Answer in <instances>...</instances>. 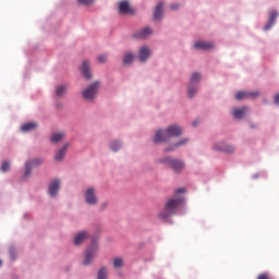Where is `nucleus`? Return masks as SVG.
<instances>
[{
  "label": "nucleus",
  "mask_w": 279,
  "mask_h": 279,
  "mask_svg": "<svg viewBox=\"0 0 279 279\" xmlns=\"http://www.w3.org/2000/svg\"><path fill=\"white\" fill-rule=\"evenodd\" d=\"M184 193V189H178L174 195L166 202L165 206L158 214V217L161 219V221H169V219L175 215L180 206L184 204V196L181 195Z\"/></svg>",
  "instance_id": "obj_1"
},
{
  "label": "nucleus",
  "mask_w": 279,
  "mask_h": 279,
  "mask_svg": "<svg viewBox=\"0 0 279 279\" xmlns=\"http://www.w3.org/2000/svg\"><path fill=\"white\" fill-rule=\"evenodd\" d=\"M182 128L178 125H171L167 129V132L159 130L156 132L153 141L154 143H165L169 141L170 136H181Z\"/></svg>",
  "instance_id": "obj_2"
},
{
  "label": "nucleus",
  "mask_w": 279,
  "mask_h": 279,
  "mask_svg": "<svg viewBox=\"0 0 279 279\" xmlns=\"http://www.w3.org/2000/svg\"><path fill=\"white\" fill-rule=\"evenodd\" d=\"M160 162L163 165H168L174 173H182V170L184 169V163L180 159H173V158H162L160 159Z\"/></svg>",
  "instance_id": "obj_3"
},
{
  "label": "nucleus",
  "mask_w": 279,
  "mask_h": 279,
  "mask_svg": "<svg viewBox=\"0 0 279 279\" xmlns=\"http://www.w3.org/2000/svg\"><path fill=\"white\" fill-rule=\"evenodd\" d=\"M100 83L94 82L92 85H89L87 88H85L82 93L84 99L87 101H93L95 97H97V92L99 90Z\"/></svg>",
  "instance_id": "obj_4"
},
{
  "label": "nucleus",
  "mask_w": 279,
  "mask_h": 279,
  "mask_svg": "<svg viewBox=\"0 0 279 279\" xmlns=\"http://www.w3.org/2000/svg\"><path fill=\"white\" fill-rule=\"evenodd\" d=\"M202 80L199 73L195 72L192 74L190 78V85L187 87V96L190 98L195 97V93H197V83Z\"/></svg>",
  "instance_id": "obj_5"
},
{
  "label": "nucleus",
  "mask_w": 279,
  "mask_h": 279,
  "mask_svg": "<svg viewBox=\"0 0 279 279\" xmlns=\"http://www.w3.org/2000/svg\"><path fill=\"white\" fill-rule=\"evenodd\" d=\"M96 254H97V243H93L85 251V258L83 260V265H90V263L95 260Z\"/></svg>",
  "instance_id": "obj_6"
},
{
  "label": "nucleus",
  "mask_w": 279,
  "mask_h": 279,
  "mask_svg": "<svg viewBox=\"0 0 279 279\" xmlns=\"http://www.w3.org/2000/svg\"><path fill=\"white\" fill-rule=\"evenodd\" d=\"M85 202L89 206H95L97 204V195L95 194V189L89 187L85 192Z\"/></svg>",
  "instance_id": "obj_7"
},
{
  "label": "nucleus",
  "mask_w": 279,
  "mask_h": 279,
  "mask_svg": "<svg viewBox=\"0 0 279 279\" xmlns=\"http://www.w3.org/2000/svg\"><path fill=\"white\" fill-rule=\"evenodd\" d=\"M260 93L258 92H238L235 95V99L241 101V99H256Z\"/></svg>",
  "instance_id": "obj_8"
},
{
  "label": "nucleus",
  "mask_w": 279,
  "mask_h": 279,
  "mask_svg": "<svg viewBox=\"0 0 279 279\" xmlns=\"http://www.w3.org/2000/svg\"><path fill=\"white\" fill-rule=\"evenodd\" d=\"M69 147H70V144L65 143L61 148H59L56 151L54 160H57L58 162H62V160H64V156H66V151Z\"/></svg>",
  "instance_id": "obj_9"
},
{
  "label": "nucleus",
  "mask_w": 279,
  "mask_h": 279,
  "mask_svg": "<svg viewBox=\"0 0 279 279\" xmlns=\"http://www.w3.org/2000/svg\"><path fill=\"white\" fill-rule=\"evenodd\" d=\"M119 12L120 14H134V9L130 7L128 0H124L119 3Z\"/></svg>",
  "instance_id": "obj_10"
},
{
  "label": "nucleus",
  "mask_w": 279,
  "mask_h": 279,
  "mask_svg": "<svg viewBox=\"0 0 279 279\" xmlns=\"http://www.w3.org/2000/svg\"><path fill=\"white\" fill-rule=\"evenodd\" d=\"M82 74L85 80H90V77H93V73H90V62L88 60L82 62Z\"/></svg>",
  "instance_id": "obj_11"
},
{
  "label": "nucleus",
  "mask_w": 279,
  "mask_h": 279,
  "mask_svg": "<svg viewBox=\"0 0 279 279\" xmlns=\"http://www.w3.org/2000/svg\"><path fill=\"white\" fill-rule=\"evenodd\" d=\"M58 191H60V181L54 180L50 183L49 189H48V193H49L50 197H56V195H58Z\"/></svg>",
  "instance_id": "obj_12"
},
{
  "label": "nucleus",
  "mask_w": 279,
  "mask_h": 279,
  "mask_svg": "<svg viewBox=\"0 0 279 279\" xmlns=\"http://www.w3.org/2000/svg\"><path fill=\"white\" fill-rule=\"evenodd\" d=\"M214 149H216V151H225V154H232V151H234V146L225 145V144H216V145H214Z\"/></svg>",
  "instance_id": "obj_13"
},
{
  "label": "nucleus",
  "mask_w": 279,
  "mask_h": 279,
  "mask_svg": "<svg viewBox=\"0 0 279 279\" xmlns=\"http://www.w3.org/2000/svg\"><path fill=\"white\" fill-rule=\"evenodd\" d=\"M194 47L195 49H201V51H210L214 45L213 43H208V41H197L194 44Z\"/></svg>",
  "instance_id": "obj_14"
},
{
  "label": "nucleus",
  "mask_w": 279,
  "mask_h": 279,
  "mask_svg": "<svg viewBox=\"0 0 279 279\" xmlns=\"http://www.w3.org/2000/svg\"><path fill=\"white\" fill-rule=\"evenodd\" d=\"M149 56H151V50H149L148 47L143 46L140 49V54H138L140 61L147 62V59L149 58Z\"/></svg>",
  "instance_id": "obj_15"
},
{
  "label": "nucleus",
  "mask_w": 279,
  "mask_h": 279,
  "mask_svg": "<svg viewBox=\"0 0 279 279\" xmlns=\"http://www.w3.org/2000/svg\"><path fill=\"white\" fill-rule=\"evenodd\" d=\"M277 19H278V12H276V11L270 12L269 21L264 26L265 32H267L268 29H271V27H274Z\"/></svg>",
  "instance_id": "obj_16"
},
{
  "label": "nucleus",
  "mask_w": 279,
  "mask_h": 279,
  "mask_svg": "<svg viewBox=\"0 0 279 279\" xmlns=\"http://www.w3.org/2000/svg\"><path fill=\"white\" fill-rule=\"evenodd\" d=\"M66 134H64V132H56L52 133V135L50 136V141L51 143L58 144L62 141H64Z\"/></svg>",
  "instance_id": "obj_17"
},
{
  "label": "nucleus",
  "mask_w": 279,
  "mask_h": 279,
  "mask_svg": "<svg viewBox=\"0 0 279 279\" xmlns=\"http://www.w3.org/2000/svg\"><path fill=\"white\" fill-rule=\"evenodd\" d=\"M40 162H43L40 159L27 161L25 165V175H29V173H32V167H36V165H40Z\"/></svg>",
  "instance_id": "obj_18"
},
{
  "label": "nucleus",
  "mask_w": 279,
  "mask_h": 279,
  "mask_svg": "<svg viewBox=\"0 0 279 279\" xmlns=\"http://www.w3.org/2000/svg\"><path fill=\"white\" fill-rule=\"evenodd\" d=\"M87 238H88V233H86V231H82L76 234L74 239V244L82 245V243H84V241H86Z\"/></svg>",
  "instance_id": "obj_19"
},
{
  "label": "nucleus",
  "mask_w": 279,
  "mask_h": 279,
  "mask_svg": "<svg viewBox=\"0 0 279 279\" xmlns=\"http://www.w3.org/2000/svg\"><path fill=\"white\" fill-rule=\"evenodd\" d=\"M247 113V107H242L240 109H233L232 114L234 119H243Z\"/></svg>",
  "instance_id": "obj_20"
},
{
  "label": "nucleus",
  "mask_w": 279,
  "mask_h": 279,
  "mask_svg": "<svg viewBox=\"0 0 279 279\" xmlns=\"http://www.w3.org/2000/svg\"><path fill=\"white\" fill-rule=\"evenodd\" d=\"M162 8H163L162 2H159L156 7L155 12H154V20L155 21H160V19H162Z\"/></svg>",
  "instance_id": "obj_21"
},
{
  "label": "nucleus",
  "mask_w": 279,
  "mask_h": 279,
  "mask_svg": "<svg viewBox=\"0 0 279 279\" xmlns=\"http://www.w3.org/2000/svg\"><path fill=\"white\" fill-rule=\"evenodd\" d=\"M154 32L149 27L143 28L140 33H137L135 36L137 38H147L148 36H151Z\"/></svg>",
  "instance_id": "obj_22"
},
{
  "label": "nucleus",
  "mask_w": 279,
  "mask_h": 279,
  "mask_svg": "<svg viewBox=\"0 0 279 279\" xmlns=\"http://www.w3.org/2000/svg\"><path fill=\"white\" fill-rule=\"evenodd\" d=\"M66 90H69V85H59L56 88V95L57 97H64L66 94Z\"/></svg>",
  "instance_id": "obj_23"
},
{
  "label": "nucleus",
  "mask_w": 279,
  "mask_h": 279,
  "mask_svg": "<svg viewBox=\"0 0 279 279\" xmlns=\"http://www.w3.org/2000/svg\"><path fill=\"white\" fill-rule=\"evenodd\" d=\"M36 128H38V124H36L35 122H28L22 125V132H32L36 130Z\"/></svg>",
  "instance_id": "obj_24"
},
{
  "label": "nucleus",
  "mask_w": 279,
  "mask_h": 279,
  "mask_svg": "<svg viewBox=\"0 0 279 279\" xmlns=\"http://www.w3.org/2000/svg\"><path fill=\"white\" fill-rule=\"evenodd\" d=\"M187 143H189V138L181 140L177 144H174L172 147L166 148L165 151H173V149H175V147H182L183 145H186Z\"/></svg>",
  "instance_id": "obj_25"
},
{
  "label": "nucleus",
  "mask_w": 279,
  "mask_h": 279,
  "mask_svg": "<svg viewBox=\"0 0 279 279\" xmlns=\"http://www.w3.org/2000/svg\"><path fill=\"white\" fill-rule=\"evenodd\" d=\"M123 62H124V64H132V62H134V53L126 52L124 54Z\"/></svg>",
  "instance_id": "obj_26"
},
{
  "label": "nucleus",
  "mask_w": 279,
  "mask_h": 279,
  "mask_svg": "<svg viewBox=\"0 0 279 279\" xmlns=\"http://www.w3.org/2000/svg\"><path fill=\"white\" fill-rule=\"evenodd\" d=\"M123 265H124L123 257H116L113 259L114 269H121V267H123Z\"/></svg>",
  "instance_id": "obj_27"
},
{
  "label": "nucleus",
  "mask_w": 279,
  "mask_h": 279,
  "mask_svg": "<svg viewBox=\"0 0 279 279\" xmlns=\"http://www.w3.org/2000/svg\"><path fill=\"white\" fill-rule=\"evenodd\" d=\"M98 279H108V270L105 267L99 269Z\"/></svg>",
  "instance_id": "obj_28"
},
{
  "label": "nucleus",
  "mask_w": 279,
  "mask_h": 279,
  "mask_svg": "<svg viewBox=\"0 0 279 279\" xmlns=\"http://www.w3.org/2000/svg\"><path fill=\"white\" fill-rule=\"evenodd\" d=\"M110 147L112 151H119L121 149V144L118 141L111 142Z\"/></svg>",
  "instance_id": "obj_29"
},
{
  "label": "nucleus",
  "mask_w": 279,
  "mask_h": 279,
  "mask_svg": "<svg viewBox=\"0 0 279 279\" xmlns=\"http://www.w3.org/2000/svg\"><path fill=\"white\" fill-rule=\"evenodd\" d=\"M97 60L100 64H104V63L108 62V56L107 54H100V56H98Z\"/></svg>",
  "instance_id": "obj_30"
},
{
  "label": "nucleus",
  "mask_w": 279,
  "mask_h": 279,
  "mask_svg": "<svg viewBox=\"0 0 279 279\" xmlns=\"http://www.w3.org/2000/svg\"><path fill=\"white\" fill-rule=\"evenodd\" d=\"M78 3L81 5H93V3H95V0H78Z\"/></svg>",
  "instance_id": "obj_31"
},
{
  "label": "nucleus",
  "mask_w": 279,
  "mask_h": 279,
  "mask_svg": "<svg viewBox=\"0 0 279 279\" xmlns=\"http://www.w3.org/2000/svg\"><path fill=\"white\" fill-rule=\"evenodd\" d=\"M10 170V162L4 161L1 166V171L5 172Z\"/></svg>",
  "instance_id": "obj_32"
},
{
  "label": "nucleus",
  "mask_w": 279,
  "mask_h": 279,
  "mask_svg": "<svg viewBox=\"0 0 279 279\" xmlns=\"http://www.w3.org/2000/svg\"><path fill=\"white\" fill-rule=\"evenodd\" d=\"M9 254H10L11 258H13V259L16 258V250L10 248V250H9Z\"/></svg>",
  "instance_id": "obj_33"
},
{
  "label": "nucleus",
  "mask_w": 279,
  "mask_h": 279,
  "mask_svg": "<svg viewBox=\"0 0 279 279\" xmlns=\"http://www.w3.org/2000/svg\"><path fill=\"white\" fill-rule=\"evenodd\" d=\"M257 279H271V278L269 277V275H267L266 272H264V274H260V275L257 277Z\"/></svg>",
  "instance_id": "obj_34"
},
{
  "label": "nucleus",
  "mask_w": 279,
  "mask_h": 279,
  "mask_svg": "<svg viewBox=\"0 0 279 279\" xmlns=\"http://www.w3.org/2000/svg\"><path fill=\"white\" fill-rule=\"evenodd\" d=\"M180 8V4H171L170 10H178Z\"/></svg>",
  "instance_id": "obj_35"
},
{
  "label": "nucleus",
  "mask_w": 279,
  "mask_h": 279,
  "mask_svg": "<svg viewBox=\"0 0 279 279\" xmlns=\"http://www.w3.org/2000/svg\"><path fill=\"white\" fill-rule=\"evenodd\" d=\"M275 104L279 105V94L275 96Z\"/></svg>",
  "instance_id": "obj_36"
},
{
  "label": "nucleus",
  "mask_w": 279,
  "mask_h": 279,
  "mask_svg": "<svg viewBox=\"0 0 279 279\" xmlns=\"http://www.w3.org/2000/svg\"><path fill=\"white\" fill-rule=\"evenodd\" d=\"M193 125H194V128H195V125H197V121L193 122Z\"/></svg>",
  "instance_id": "obj_37"
},
{
  "label": "nucleus",
  "mask_w": 279,
  "mask_h": 279,
  "mask_svg": "<svg viewBox=\"0 0 279 279\" xmlns=\"http://www.w3.org/2000/svg\"><path fill=\"white\" fill-rule=\"evenodd\" d=\"M1 265H3V262L0 259V267H1Z\"/></svg>",
  "instance_id": "obj_38"
}]
</instances>
